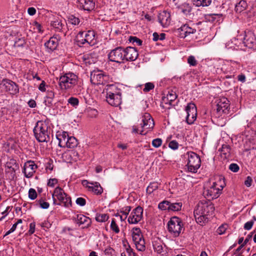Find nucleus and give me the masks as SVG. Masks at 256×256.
Wrapping results in <instances>:
<instances>
[{
	"label": "nucleus",
	"instance_id": "a19ab883",
	"mask_svg": "<svg viewBox=\"0 0 256 256\" xmlns=\"http://www.w3.org/2000/svg\"><path fill=\"white\" fill-rule=\"evenodd\" d=\"M46 98L48 100V104H52V103L53 99L54 98V92L52 90H47Z\"/></svg>",
	"mask_w": 256,
	"mask_h": 256
},
{
	"label": "nucleus",
	"instance_id": "a878e982",
	"mask_svg": "<svg viewBox=\"0 0 256 256\" xmlns=\"http://www.w3.org/2000/svg\"><path fill=\"white\" fill-rule=\"evenodd\" d=\"M106 96L107 102L111 106H118L122 103V94L114 95V96Z\"/></svg>",
	"mask_w": 256,
	"mask_h": 256
},
{
	"label": "nucleus",
	"instance_id": "49530a36",
	"mask_svg": "<svg viewBox=\"0 0 256 256\" xmlns=\"http://www.w3.org/2000/svg\"><path fill=\"white\" fill-rule=\"evenodd\" d=\"M38 204L42 208L47 209L50 206L48 202H44L43 198H41L37 200Z\"/></svg>",
	"mask_w": 256,
	"mask_h": 256
},
{
	"label": "nucleus",
	"instance_id": "c85d7f7f",
	"mask_svg": "<svg viewBox=\"0 0 256 256\" xmlns=\"http://www.w3.org/2000/svg\"><path fill=\"white\" fill-rule=\"evenodd\" d=\"M46 47L50 51L56 50L58 46V41L56 38L52 37L44 44Z\"/></svg>",
	"mask_w": 256,
	"mask_h": 256
},
{
	"label": "nucleus",
	"instance_id": "3c124183",
	"mask_svg": "<svg viewBox=\"0 0 256 256\" xmlns=\"http://www.w3.org/2000/svg\"><path fill=\"white\" fill-rule=\"evenodd\" d=\"M188 63L191 66H196L198 64L197 60L193 56H190L188 57Z\"/></svg>",
	"mask_w": 256,
	"mask_h": 256
},
{
	"label": "nucleus",
	"instance_id": "c9c22d12",
	"mask_svg": "<svg viewBox=\"0 0 256 256\" xmlns=\"http://www.w3.org/2000/svg\"><path fill=\"white\" fill-rule=\"evenodd\" d=\"M80 19L75 16L71 14L68 16V24L73 26H78L80 23Z\"/></svg>",
	"mask_w": 256,
	"mask_h": 256
},
{
	"label": "nucleus",
	"instance_id": "a18cd8bd",
	"mask_svg": "<svg viewBox=\"0 0 256 256\" xmlns=\"http://www.w3.org/2000/svg\"><path fill=\"white\" fill-rule=\"evenodd\" d=\"M256 221V217L254 216L252 218L250 221L247 222L244 224V228L246 230H250L252 228L254 222Z\"/></svg>",
	"mask_w": 256,
	"mask_h": 256
},
{
	"label": "nucleus",
	"instance_id": "e2e57ef3",
	"mask_svg": "<svg viewBox=\"0 0 256 256\" xmlns=\"http://www.w3.org/2000/svg\"><path fill=\"white\" fill-rule=\"evenodd\" d=\"M227 224H222L217 230V232L219 234H224L227 228Z\"/></svg>",
	"mask_w": 256,
	"mask_h": 256
},
{
	"label": "nucleus",
	"instance_id": "6ab92c4d",
	"mask_svg": "<svg viewBox=\"0 0 256 256\" xmlns=\"http://www.w3.org/2000/svg\"><path fill=\"white\" fill-rule=\"evenodd\" d=\"M72 220L79 226L83 224L84 228H88L92 224L91 219L82 214H78L76 216H74Z\"/></svg>",
	"mask_w": 256,
	"mask_h": 256
},
{
	"label": "nucleus",
	"instance_id": "338daca9",
	"mask_svg": "<svg viewBox=\"0 0 256 256\" xmlns=\"http://www.w3.org/2000/svg\"><path fill=\"white\" fill-rule=\"evenodd\" d=\"M252 178L250 176H248L246 177V180L244 181V184L247 187H250L252 186Z\"/></svg>",
	"mask_w": 256,
	"mask_h": 256
},
{
	"label": "nucleus",
	"instance_id": "603ef678",
	"mask_svg": "<svg viewBox=\"0 0 256 256\" xmlns=\"http://www.w3.org/2000/svg\"><path fill=\"white\" fill-rule=\"evenodd\" d=\"M68 104H70L73 106H76L78 104L79 100L78 98L74 97H70L68 100Z\"/></svg>",
	"mask_w": 256,
	"mask_h": 256
},
{
	"label": "nucleus",
	"instance_id": "2f4dec72",
	"mask_svg": "<svg viewBox=\"0 0 256 256\" xmlns=\"http://www.w3.org/2000/svg\"><path fill=\"white\" fill-rule=\"evenodd\" d=\"M212 0H192L193 4L196 6H208L210 4Z\"/></svg>",
	"mask_w": 256,
	"mask_h": 256
},
{
	"label": "nucleus",
	"instance_id": "c03bdc74",
	"mask_svg": "<svg viewBox=\"0 0 256 256\" xmlns=\"http://www.w3.org/2000/svg\"><path fill=\"white\" fill-rule=\"evenodd\" d=\"M169 206V201L164 200L158 204V208L161 210H168V211L169 208L168 207Z\"/></svg>",
	"mask_w": 256,
	"mask_h": 256
},
{
	"label": "nucleus",
	"instance_id": "4c0bfd02",
	"mask_svg": "<svg viewBox=\"0 0 256 256\" xmlns=\"http://www.w3.org/2000/svg\"><path fill=\"white\" fill-rule=\"evenodd\" d=\"M158 188V184L156 182H152L146 188V192L151 194L154 190H157Z\"/></svg>",
	"mask_w": 256,
	"mask_h": 256
},
{
	"label": "nucleus",
	"instance_id": "5fc2aeb1",
	"mask_svg": "<svg viewBox=\"0 0 256 256\" xmlns=\"http://www.w3.org/2000/svg\"><path fill=\"white\" fill-rule=\"evenodd\" d=\"M70 156L75 160L76 161L80 159V154L76 150H72L70 151Z\"/></svg>",
	"mask_w": 256,
	"mask_h": 256
},
{
	"label": "nucleus",
	"instance_id": "393cba45",
	"mask_svg": "<svg viewBox=\"0 0 256 256\" xmlns=\"http://www.w3.org/2000/svg\"><path fill=\"white\" fill-rule=\"evenodd\" d=\"M88 191L96 195L99 196L103 192V188L99 182H92V183H90V187H88Z\"/></svg>",
	"mask_w": 256,
	"mask_h": 256
},
{
	"label": "nucleus",
	"instance_id": "e433bc0d",
	"mask_svg": "<svg viewBox=\"0 0 256 256\" xmlns=\"http://www.w3.org/2000/svg\"><path fill=\"white\" fill-rule=\"evenodd\" d=\"M134 244L137 250L140 252H144L146 250L145 241L144 238L135 242Z\"/></svg>",
	"mask_w": 256,
	"mask_h": 256
},
{
	"label": "nucleus",
	"instance_id": "69168bd1",
	"mask_svg": "<svg viewBox=\"0 0 256 256\" xmlns=\"http://www.w3.org/2000/svg\"><path fill=\"white\" fill-rule=\"evenodd\" d=\"M58 180L56 178H50L48 180L47 185L50 187H54V185L58 183Z\"/></svg>",
	"mask_w": 256,
	"mask_h": 256
},
{
	"label": "nucleus",
	"instance_id": "7ed1b4c3",
	"mask_svg": "<svg viewBox=\"0 0 256 256\" xmlns=\"http://www.w3.org/2000/svg\"><path fill=\"white\" fill-rule=\"evenodd\" d=\"M225 186L224 178H219L217 182H213L212 185L209 188L204 192V194L209 200L216 198L221 194L222 190Z\"/></svg>",
	"mask_w": 256,
	"mask_h": 256
},
{
	"label": "nucleus",
	"instance_id": "680f3d73",
	"mask_svg": "<svg viewBox=\"0 0 256 256\" xmlns=\"http://www.w3.org/2000/svg\"><path fill=\"white\" fill-rule=\"evenodd\" d=\"M52 160L51 159H50L46 163V170H50L52 171L54 169V165L52 164Z\"/></svg>",
	"mask_w": 256,
	"mask_h": 256
},
{
	"label": "nucleus",
	"instance_id": "774afa93",
	"mask_svg": "<svg viewBox=\"0 0 256 256\" xmlns=\"http://www.w3.org/2000/svg\"><path fill=\"white\" fill-rule=\"evenodd\" d=\"M126 250L128 254V256H138L130 246H128V247L126 248Z\"/></svg>",
	"mask_w": 256,
	"mask_h": 256
},
{
	"label": "nucleus",
	"instance_id": "c756f323",
	"mask_svg": "<svg viewBox=\"0 0 256 256\" xmlns=\"http://www.w3.org/2000/svg\"><path fill=\"white\" fill-rule=\"evenodd\" d=\"M178 10L186 16L190 15L192 12V7L189 4L184 3L177 6Z\"/></svg>",
	"mask_w": 256,
	"mask_h": 256
},
{
	"label": "nucleus",
	"instance_id": "79ce46f5",
	"mask_svg": "<svg viewBox=\"0 0 256 256\" xmlns=\"http://www.w3.org/2000/svg\"><path fill=\"white\" fill-rule=\"evenodd\" d=\"M110 229L116 234H118L120 232V228L118 225L116 223V220L114 218H112L110 224Z\"/></svg>",
	"mask_w": 256,
	"mask_h": 256
},
{
	"label": "nucleus",
	"instance_id": "09e8293b",
	"mask_svg": "<svg viewBox=\"0 0 256 256\" xmlns=\"http://www.w3.org/2000/svg\"><path fill=\"white\" fill-rule=\"evenodd\" d=\"M166 96L170 101L174 102L176 98L177 95L174 92L171 90L168 92Z\"/></svg>",
	"mask_w": 256,
	"mask_h": 256
},
{
	"label": "nucleus",
	"instance_id": "ddd939ff",
	"mask_svg": "<svg viewBox=\"0 0 256 256\" xmlns=\"http://www.w3.org/2000/svg\"><path fill=\"white\" fill-rule=\"evenodd\" d=\"M143 208L138 206L132 210L128 218V221L130 224H136L140 222L142 218Z\"/></svg>",
	"mask_w": 256,
	"mask_h": 256
},
{
	"label": "nucleus",
	"instance_id": "13d9d810",
	"mask_svg": "<svg viewBox=\"0 0 256 256\" xmlns=\"http://www.w3.org/2000/svg\"><path fill=\"white\" fill-rule=\"evenodd\" d=\"M229 169L232 172H236L239 170L240 167L238 164L232 163L230 165Z\"/></svg>",
	"mask_w": 256,
	"mask_h": 256
},
{
	"label": "nucleus",
	"instance_id": "f03ea898",
	"mask_svg": "<svg viewBox=\"0 0 256 256\" xmlns=\"http://www.w3.org/2000/svg\"><path fill=\"white\" fill-rule=\"evenodd\" d=\"M48 126L46 122L38 121L34 128L33 132L36 140L39 142H48L50 140Z\"/></svg>",
	"mask_w": 256,
	"mask_h": 256
},
{
	"label": "nucleus",
	"instance_id": "6e6552de",
	"mask_svg": "<svg viewBox=\"0 0 256 256\" xmlns=\"http://www.w3.org/2000/svg\"><path fill=\"white\" fill-rule=\"evenodd\" d=\"M124 48L118 46L112 50L108 54L109 60L118 64H124Z\"/></svg>",
	"mask_w": 256,
	"mask_h": 256
},
{
	"label": "nucleus",
	"instance_id": "39448f33",
	"mask_svg": "<svg viewBox=\"0 0 256 256\" xmlns=\"http://www.w3.org/2000/svg\"><path fill=\"white\" fill-rule=\"evenodd\" d=\"M90 82L95 85H106L110 81V76L100 70H94L90 73Z\"/></svg>",
	"mask_w": 256,
	"mask_h": 256
},
{
	"label": "nucleus",
	"instance_id": "8fccbe9b",
	"mask_svg": "<svg viewBox=\"0 0 256 256\" xmlns=\"http://www.w3.org/2000/svg\"><path fill=\"white\" fill-rule=\"evenodd\" d=\"M76 42L79 46H82L84 44L87 43V40L85 37H80L78 35Z\"/></svg>",
	"mask_w": 256,
	"mask_h": 256
},
{
	"label": "nucleus",
	"instance_id": "37998d69",
	"mask_svg": "<svg viewBox=\"0 0 256 256\" xmlns=\"http://www.w3.org/2000/svg\"><path fill=\"white\" fill-rule=\"evenodd\" d=\"M128 40L133 44H136V46H140L142 44V41L136 36H130Z\"/></svg>",
	"mask_w": 256,
	"mask_h": 256
},
{
	"label": "nucleus",
	"instance_id": "5701e85b",
	"mask_svg": "<svg viewBox=\"0 0 256 256\" xmlns=\"http://www.w3.org/2000/svg\"><path fill=\"white\" fill-rule=\"evenodd\" d=\"M158 20L162 26H167L170 22V13L166 10L162 11L159 14Z\"/></svg>",
	"mask_w": 256,
	"mask_h": 256
},
{
	"label": "nucleus",
	"instance_id": "0eeeda50",
	"mask_svg": "<svg viewBox=\"0 0 256 256\" xmlns=\"http://www.w3.org/2000/svg\"><path fill=\"white\" fill-rule=\"evenodd\" d=\"M168 232L174 237L179 236L183 229V223L181 219L174 216L170 218L168 224Z\"/></svg>",
	"mask_w": 256,
	"mask_h": 256
},
{
	"label": "nucleus",
	"instance_id": "aec40b11",
	"mask_svg": "<svg viewBox=\"0 0 256 256\" xmlns=\"http://www.w3.org/2000/svg\"><path fill=\"white\" fill-rule=\"evenodd\" d=\"M78 6L80 9L90 12L95 7L94 0H78Z\"/></svg>",
	"mask_w": 256,
	"mask_h": 256
},
{
	"label": "nucleus",
	"instance_id": "9d476101",
	"mask_svg": "<svg viewBox=\"0 0 256 256\" xmlns=\"http://www.w3.org/2000/svg\"><path fill=\"white\" fill-rule=\"evenodd\" d=\"M141 127L143 128L140 132L142 135H145L146 133L153 128L154 126V120L148 113H145L142 117V123Z\"/></svg>",
	"mask_w": 256,
	"mask_h": 256
},
{
	"label": "nucleus",
	"instance_id": "473e14b6",
	"mask_svg": "<svg viewBox=\"0 0 256 256\" xmlns=\"http://www.w3.org/2000/svg\"><path fill=\"white\" fill-rule=\"evenodd\" d=\"M169 204L170 206L168 207L169 208V212H176L180 210L182 206V203L180 202H169Z\"/></svg>",
	"mask_w": 256,
	"mask_h": 256
},
{
	"label": "nucleus",
	"instance_id": "de8ad7c7",
	"mask_svg": "<svg viewBox=\"0 0 256 256\" xmlns=\"http://www.w3.org/2000/svg\"><path fill=\"white\" fill-rule=\"evenodd\" d=\"M37 197V193L36 190L32 188H30L28 190V198L32 200H35Z\"/></svg>",
	"mask_w": 256,
	"mask_h": 256
},
{
	"label": "nucleus",
	"instance_id": "f3484780",
	"mask_svg": "<svg viewBox=\"0 0 256 256\" xmlns=\"http://www.w3.org/2000/svg\"><path fill=\"white\" fill-rule=\"evenodd\" d=\"M244 33V46L250 48H256V37L254 33L250 30L245 31Z\"/></svg>",
	"mask_w": 256,
	"mask_h": 256
},
{
	"label": "nucleus",
	"instance_id": "72a5a7b5",
	"mask_svg": "<svg viewBox=\"0 0 256 256\" xmlns=\"http://www.w3.org/2000/svg\"><path fill=\"white\" fill-rule=\"evenodd\" d=\"M78 144V140L74 136H69L66 140V146L69 148H74Z\"/></svg>",
	"mask_w": 256,
	"mask_h": 256
},
{
	"label": "nucleus",
	"instance_id": "ea45409f",
	"mask_svg": "<svg viewBox=\"0 0 256 256\" xmlns=\"http://www.w3.org/2000/svg\"><path fill=\"white\" fill-rule=\"evenodd\" d=\"M230 148L228 145L223 144L221 148L222 154L224 155V157L228 156L230 154Z\"/></svg>",
	"mask_w": 256,
	"mask_h": 256
},
{
	"label": "nucleus",
	"instance_id": "b1692460",
	"mask_svg": "<svg viewBox=\"0 0 256 256\" xmlns=\"http://www.w3.org/2000/svg\"><path fill=\"white\" fill-rule=\"evenodd\" d=\"M104 90L106 93V96H114V95L122 94L121 90L118 88L116 86L112 84H107Z\"/></svg>",
	"mask_w": 256,
	"mask_h": 256
},
{
	"label": "nucleus",
	"instance_id": "864d4df0",
	"mask_svg": "<svg viewBox=\"0 0 256 256\" xmlns=\"http://www.w3.org/2000/svg\"><path fill=\"white\" fill-rule=\"evenodd\" d=\"M152 144L154 148H158L162 144V140L160 138H156L152 140Z\"/></svg>",
	"mask_w": 256,
	"mask_h": 256
},
{
	"label": "nucleus",
	"instance_id": "412c9836",
	"mask_svg": "<svg viewBox=\"0 0 256 256\" xmlns=\"http://www.w3.org/2000/svg\"><path fill=\"white\" fill-rule=\"evenodd\" d=\"M230 107V103L228 99L225 97H222L218 100L216 104V110L218 112H226Z\"/></svg>",
	"mask_w": 256,
	"mask_h": 256
},
{
	"label": "nucleus",
	"instance_id": "f257e3e1",
	"mask_svg": "<svg viewBox=\"0 0 256 256\" xmlns=\"http://www.w3.org/2000/svg\"><path fill=\"white\" fill-rule=\"evenodd\" d=\"M214 211V207L210 201H200L194 212L196 222L202 226L207 222L208 220V216L212 215Z\"/></svg>",
	"mask_w": 256,
	"mask_h": 256
},
{
	"label": "nucleus",
	"instance_id": "cd10ccee",
	"mask_svg": "<svg viewBox=\"0 0 256 256\" xmlns=\"http://www.w3.org/2000/svg\"><path fill=\"white\" fill-rule=\"evenodd\" d=\"M56 138L58 140V146L61 148H64L66 144V140H68L69 136L67 132H62L56 135Z\"/></svg>",
	"mask_w": 256,
	"mask_h": 256
},
{
	"label": "nucleus",
	"instance_id": "0e129e2a",
	"mask_svg": "<svg viewBox=\"0 0 256 256\" xmlns=\"http://www.w3.org/2000/svg\"><path fill=\"white\" fill-rule=\"evenodd\" d=\"M169 147L172 150H176L178 147V144L176 140H172L168 144Z\"/></svg>",
	"mask_w": 256,
	"mask_h": 256
},
{
	"label": "nucleus",
	"instance_id": "423d86ee",
	"mask_svg": "<svg viewBox=\"0 0 256 256\" xmlns=\"http://www.w3.org/2000/svg\"><path fill=\"white\" fill-rule=\"evenodd\" d=\"M186 154L188 156L186 166L188 171L194 173L196 172L201 164L200 156L193 152H188Z\"/></svg>",
	"mask_w": 256,
	"mask_h": 256
},
{
	"label": "nucleus",
	"instance_id": "4d7b16f0",
	"mask_svg": "<svg viewBox=\"0 0 256 256\" xmlns=\"http://www.w3.org/2000/svg\"><path fill=\"white\" fill-rule=\"evenodd\" d=\"M172 102H170L168 100V97L166 96H164L162 98V104H160V106L164 108V104H168V106H172Z\"/></svg>",
	"mask_w": 256,
	"mask_h": 256
},
{
	"label": "nucleus",
	"instance_id": "dca6fc26",
	"mask_svg": "<svg viewBox=\"0 0 256 256\" xmlns=\"http://www.w3.org/2000/svg\"><path fill=\"white\" fill-rule=\"evenodd\" d=\"M124 63L127 62H132L135 60L138 57V50L132 46H128L124 48Z\"/></svg>",
	"mask_w": 256,
	"mask_h": 256
},
{
	"label": "nucleus",
	"instance_id": "a211bd4d",
	"mask_svg": "<svg viewBox=\"0 0 256 256\" xmlns=\"http://www.w3.org/2000/svg\"><path fill=\"white\" fill-rule=\"evenodd\" d=\"M153 248L158 254L164 256L166 253V247L162 241L159 238H155L152 241Z\"/></svg>",
	"mask_w": 256,
	"mask_h": 256
},
{
	"label": "nucleus",
	"instance_id": "052dcab7",
	"mask_svg": "<svg viewBox=\"0 0 256 256\" xmlns=\"http://www.w3.org/2000/svg\"><path fill=\"white\" fill-rule=\"evenodd\" d=\"M76 202L78 205L83 206L86 205V200L84 198L80 197L76 198Z\"/></svg>",
	"mask_w": 256,
	"mask_h": 256
},
{
	"label": "nucleus",
	"instance_id": "f8f14e48",
	"mask_svg": "<svg viewBox=\"0 0 256 256\" xmlns=\"http://www.w3.org/2000/svg\"><path fill=\"white\" fill-rule=\"evenodd\" d=\"M186 111L187 115L186 116V122L189 124H192L196 119L197 109L194 104L189 103L186 108Z\"/></svg>",
	"mask_w": 256,
	"mask_h": 256
},
{
	"label": "nucleus",
	"instance_id": "2eb2a0df",
	"mask_svg": "<svg viewBox=\"0 0 256 256\" xmlns=\"http://www.w3.org/2000/svg\"><path fill=\"white\" fill-rule=\"evenodd\" d=\"M196 31V30L194 28L190 26L189 24H182L176 30L178 36L182 38H184L190 34H194Z\"/></svg>",
	"mask_w": 256,
	"mask_h": 256
},
{
	"label": "nucleus",
	"instance_id": "4468645a",
	"mask_svg": "<svg viewBox=\"0 0 256 256\" xmlns=\"http://www.w3.org/2000/svg\"><path fill=\"white\" fill-rule=\"evenodd\" d=\"M38 168V166L34 161L28 160L24 163L22 172L27 178H32Z\"/></svg>",
	"mask_w": 256,
	"mask_h": 256
},
{
	"label": "nucleus",
	"instance_id": "bf43d9fd",
	"mask_svg": "<svg viewBox=\"0 0 256 256\" xmlns=\"http://www.w3.org/2000/svg\"><path fill=\"white\" fill-rule=\"evenodd\" d=\"M130 210L131 207L130 206H126L122 208V210L120 211V212L122 213V214L125 216V218H126Z\"/></svg>",
	"mask_w": 256,
	"mask_h": 256
},
{
	"label": "nucleus",
	"instance_id": "bb28decb",
	"mask_svg": "<svg viewBox=\"0 0 256 256\" xmlns=\"http://www.w3.org/2000/svg\"><path fill=\"white\" fill-rule=\"evenodd\" d=\"M6 172L11 173L12 176H14L16 170L18 168V166L16 160H10V162H6Z\"/></svg>",
	"mask_w": 256,
	"mask_h": 256
},
{
	"label": "nucleus",
	"instance_id": "1a4fd4ad",
	"mask_svg": "<svg viewBox=\"0 0 256 256\" xmlns=\"http://www.w3.org/2000/svg\"><path fill=\"white\" fill-rule=\"evenodd\" d=\"M54 195L55 196L58 200L61 202L62 206L68 208L72 206V200L70 196L64 192V190L58 186L55 188L54 192Z\"/></svg>",
	"mask_w": 256,
	"mask_h": 256
},
{
	"label": "nucleus",
	"instance_id": "58836bf2",
	"mask_svg": "<svg viewBox=\"0 0 256 256\" xmlns=\"http://www.w3.org/2000/svg\"><path fill=\"white\" fill-rule=\"evenodd\" d=\"M109 216L106 214H97L96 217V220L98 222H105L108 220Z\"/></svg>",
	"mask_w": 256,
	"mask_h": 256
},
{
	"label": "nucleus",
	"instance_id": "7c9ffc66",
	"mask_svg": "<svg viewBox=\"0 0 256 256\" xmlns=\"http://www.w3.org/2000/svg\"><path fill=\"white\" fill-rule=\"evenodd\" d=\"M248 7V4L244 0H240L237 3L235 6V10L236 12L240 13L246 10Z\"/></svg>",
	"mask_w": 256,
	"mask_h": 256
},
{
	"label": "nucleus",
	"instance_id": "f704fd0d",
	"mask_svg": "<svg viewBox=\"0 0 256 256\" xmlns=\"http://www.w3.org/2000/svg\"><path fill=\"white\" fill-rule=\"evenodd\" d=\"M52 26L56 29V30L58 32H62L63 28L64 26V25L62 22L61 21L56 20L54 22H52L51 23Z\"/></svg>",
	"mask_w": 256,
	"mask_h": 256
},
{
	"label": "nucleus",
	"instance_id": "20e7f679",
	"mask_svg": "<svg viewBox=\"0 0 256 256\" xmlns=\"http://www.w3.org/2000/svg\"><path fill=\"white\" fill-rule=\"evenodd\" d=\"M78 76L73 73H66L59 79V85L61 89L68 90L73 88L78 82Z\"/></svg>",
	"mask_w": 256,
	"mask_h": 256
},
{
	"label": "nucleus",
	"instance_id": "6e6d98bb",
	"mask_svg": "<svg viewBox=\"0 0 256 256\" xmlns=\"http://www.w3.org/2000/svg\"><path fill=\"white\" fill-rule=\"evenodd\" d=\"M154 86L152 82H147L144 85L143 90L144 92H148L154 88Z\"/></svg>",
	"mask_w": 256,
	"mask_h": 256
},
{
	"label": "nucleus",
	"instance_id": "4be33fe9",
	"mask_svg": "<svg viewBox=\"0 0 256 256\" xmlns=\"http://www.w3.org/2000/svg\"><path fill=\"white\" fill-rule=\"evenodd\" d=\"M79 36L85 37L87 40V44L92 46L96 42L95 34L92 30H88L86 32H80L78 33Z\"/></svg>",
	"mask_w": 256,
	"mask_h": 256
},
{
	"label": "nucleus",
	"instance_id": "9b49d317",
	"mask_svg": "<svg viewBox=\"0 0 256 256\" xmlns=\"http://www.w3.org/2000/svg\"><path fill=\"white\" fill-rule=\"evenodd\" d=\"M0 86L6 92H8L10 94L15 95L19 92L18 86L10 80H2Z\"/></svg>",
	"mask_w": 256,
	"mask_h": 256
}]
</instances>
